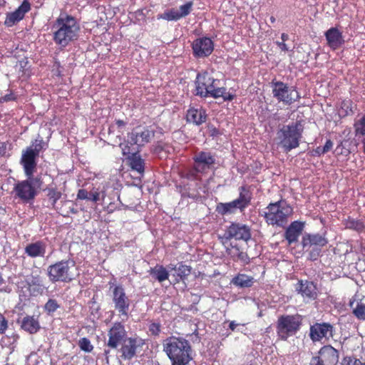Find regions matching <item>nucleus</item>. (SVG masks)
<instances>
[{"mask_svg": "<svg viewBox=\"0 0 365 365\" xmlns=\"http://www.w3.org/2000/svg\"><path fill=\"white\" fill-rule=\"evenodd\" d=\"M47 148L48 144L38 135L24 150V173L27 177L24 180V202L33 200L41 189L42 182L40 178H34L33 174L36 171L40 153Z\"/></svg>", "mask_w": 365, "mask_h": 365, "instance_id": "nucleus-1", "label": "nucleus"}, {"mask_svg": "<svg viewBox=\"0 0 365 365\" xmlns=\"http://www.w3.org/2000/svg\"><path fill=\"white\" fill-rule=\"evenodd\" d=\"M52 29L53 41L64 48L77 39L80 26L76 18L61 14L54 22Z\"/></svg>", "mask_w": 365, "mask_h": 365, "instance_id": "nucleus-2", "label": "nucleus"}, {"mask_svg": "<svg viewBox=\"0 0 365 365\" xmlns=\"http://www.w3.org/2000/svg\"><path fill=\"white\" fill-rule=\"evenodd\" d=\"M163 351L172 365H188L192 360V349L189 341L182 337L170 336L164 340Z\"/></svg>", "mask_w": 365, "mask_h": 365, "instance_id": "nucleus-3", "label": "nucleus"}, {"mask_svg": "<svg viewBox=\"0 0 365 365\" xmlns=\"http://www.w3.org/2000/svg\"><path fill=\"white\" fill-rule=\"evenodd\" d=\"M265 210L262 215L265 222L279 227H285L294 212L293 207L285 200L271 202Z\"/></svg>", "mask_w": 365, "mask_h": 365, "instance_id": "nucleus-4", "label": "nucleus"}, {"mask_svg": "<svg viewBox=\"0 0 365 365\" xmlns=\"http://www.w3.org/2000/svg\"><path fill=\"white\" fill-rule=\"evenodd\" d=\"M303 128L299 121L280 127L276 134L277 144L285 152H289L299 145L302 137Z\"/></svg>", "mask_w": 365, "mask_h": 365, "instance_id": "nucleus-5", "label": "nucleus"}, {"mask_svg": "<svg viewBox=\"0 0 365 365\" xmlns=\"http://www.w3.org/2000/svg\"><path fill=\"white\" fill-rule=\"evenodd\" d=\"M119 180L115 175L111 176L107 182L98 186H93L90 191L86 189H79L77 193V200H86L94 203H102L106 196V191L109 187L118 189Z\"/></svg>", "mask_w": 365, "mask_h": 365, "instance_id": "nucleus-6", "label": "nucleus"}, {"mask_svg": "<svg viewBox=\"0 0 365 365\" xmlns=\"http://www.w3.org/2000/svg\"><path fill=\"white\" fill-rule=\"evenodd\" d=\"M74 267L75 262L73 260L63 259L58 261L48 267V278L52 282H71L74 279Z\"/></svg>", "mask_w": 365, "mask_h": 365, "instance_id": "nucleus-7", "label": "nucleus"}, {"mask_svg": "<svg viewBox=\"0 0 365 365\" xmlns=\"http://www.w3.org/2000/svg\"><path fill=\"white\" fill-rule=\"evenodd\" d=\"M194 171L187 174L190 180H197L198 173H204L210 170L215 164V155L209 151H200L193 157Z\"/></svg>", "mask_w": 365, "mask_h": 365, "instance_id": "nucleus-8", "label": "nucleus"}, {"mask_svg": "<svg viewBox=\"0 0 365 365\" xmlns=\"http://www.w3.org/2000/svg\"><path fill=\"white\" fill-rule=\"evenodd\" d=\"M302 319L299 315H285L279 318L277 322V333L279 336L286 340L294 335L300 327Z\"/></svg>", "mask_w": 365, "mask_h": 365, "instance_id": "nucleus-9", "label": "nucleus"}, {"mask_svg": "<svg viewBox=\"0 0 365 365\" xmlns=\"http://www.w3.org/2000/svg\"><path fill=\"white\" fill-rule=\"evenodd\" d=\"M272 94L279 102L291 105L300 98V96L295 87H289L282 81H272Z\"/></svg>", "mask_w": 365, "mask_h": 365, "instance_id": "nucleus-10", "label": "nucleus"}, {"mask_svg": "<svg viewBox=\"0 0 365 365\" xmlns=\"http://www.w3.org/2000/svg\"><path fill=\"white\" fill-rule=\"evenodd\" d=\"M251 238V230L249 226L241 223H232L220 237L221 242L225 245L231 239L248 241Z\"/></svg>", "mask_w": 365, "mask_h": 365, "instance_id": "nucleus-11", "label": "nucleus"}, {"mask_svg": "<svg viewBox=\"0 0 365 365\" xmlns=\"http://www.w3.org/2000/svg\"><path fill=\"white\" fill-rule=\"evenodd\" d=\"M112 299L114 307L119 312L120 316L128 319L130 299L126 296L125 289L121 285H116L113 287Z\"/></svg>", "mask_w": 365, "mask_h": 365, "instance_id": "nucleus-12", "label": "nucleus"}, {"mask_svg": "<svg viewBox=\"0 0 365 365\" xmlns=\"http://www.w3.org/2000/svg\"><path fill=\"white\" fill-rule=\"evenodd\" d=\"M193 3L187 1L181 5L179 9L171 8L166 9L163 13L157 15V19H163L168 21H177L188 16L192 10Z\"/></svg>", "mask_w": 365, "mask_h": 365, "instance_id": "nucleus-13", "label": "nucleus"}, {"mask_svg": "<svg viewBox=\"0 0 365 365\" xmlns=\"http://www.w3.org/2000/svg\"><path fill=\"white\" fill-rule=\"evenodd\" d=\"M339 359L336 349L331 346H324L319 351V355L312 359L310 365H335Z\"/></svg>", "mask_w": 365, "mask_h": 365, "instance_id": "nucleus-14", "label": "nucleus"}, {"mask_svg": "<svg viewBox=\"0 0 365 365\" xmlns=\"http://www.w3.org/2000/svg\"><path fill=\"white\" fill-rule=\"evenodd\" d=\"M193 56L201 58L209 56L214 50V42L209 37H200L193 41L192 43Z\"/></svg>", "mask_w": 365, "mask_h": 365, "instance_id": "nucleus-15", "label": "nucleus"}, {"mask_svg": "<svg viewBox=\"0 0 365 365\" xmlns=\"http://www.w3.org/2000/svg\"><path fill=\"white\" fill-rule=\"evenodd\" d=\"M108 336V346L116 349L125 339L127 332L121 322H115L109 329Z\"/></svg>", "mask_w": 365, "mask_h": 365, "instance_id": "nucleus-16", "label": "nucleus"}, {"mask_svg": "<svg viewBox=\"0 0 365 365\" xmlns=\"http://www.w3.org/2000/svg\"><path fill=\"white\" fill-rule=\"evenodd\" d=\"M145 341L140 337H129L124 340L120 348L121 357L125 360H130L135 355L137 349L142 347Z\"/></svg>", "mask_w": 365, "mask_h": 365, "instance_id": "nucleus-17", "label": "nucleus"}, {"mask_svg": "<svg viewBox=\"0 0 365 365\" xmlns=\"http://www.w3.org/2000/svg\"><path fill=\"white\" fill-rule=\"evenodd\" d=\"M212 83H220V81L212 77L207 71L198 73L195 80L196 95L203 98L207 97L208 90H207V87Z\"/></svg>", "mask_w": 365, "mask_h": 365, "instance_id": "nucleus-18", "label": "nucleus"}, {"mask_svg": "<svg viewBox=\"0 0 365 365\" xmlns=\"http://www.w3.org/2000/svg\"><path fill=\"white\" fill-rule=\"evenodd\" d=\"M154 136V133L145 128H136L128 135V142L132 145L143 146Z\"/></svg>", "mask_w": 365, "mask_h": 365, "instance_id": "nucleus-19", "label": "nucleus"}, {"mask_svg": "<svg viewBox=\"0 0 365 365\" xmlns=\"http://www.w3.org/2000/svg\"><path fill=\"white\" fill-rule=\"evenodd\" d=\"M310 337L312 341H320L333 335V327L329 323H317L310 327Z\"/></svg>", "mask_w": 365, "mask_h": 365, "instance_id": "nucleus-20", "label": "nucleus"}, {"mask_svg": "<svg viewBox=\"0 0 365 365\" xmlns=\"http://www.w3.org/2000/svg\"><path fill=\"white\" fill-rule=\"evenodd\" d=\"M305 225L304 222L296 220L290 223L284 232V237L289 245L297 242Z\"/></svg>", "mask_w": 365, "mask_h": 365, "instance_id": "nucleus-21", "label": "nucleus"}, {"mask_svg": "<svg viewBox=\"0 0 365 365\" xmlns=\"http://www.w3.org/2000/svg\"><path fill=\"white\" fill-rule=\"evenodd\" d=\"M324 36L326 37L327 45L332 50L339 48L344 43L342 33L336 27H331L328 29L325 32Z\"/></svg>", "mask_w": 365, "mask_h": 365, "instance_id": "nucleus-22", "label": "nucleus"}, {"mask_svg": "<svg viewBox=\"0 0 365 365\" xmlns=\"http://www.w3.org/2000/svg\"><path fill=\"white\" fill-rule=\"evenodd\" d=\"M327 242L326 237L319 233H305L302 239V245L304 249L309 248L312 246L322 247L325 246Z\"/></svg>", "mask_w": 365, "mask_h": 365, "instance_id": "nucleus-23", "label": "nucleus"}, {"mask_svg": "<svg viewBox=\"0 0 365 365\" xmlns=\"http://www.w3.org/2000/svg\"><path fill=\"white\" fill-rule=\"evenodd\" d=\"M207 114L201 107H190L186 113V120L188 123H192L195 125H201L206 121Z\"/></svg>", "mask_w": 365, "mask_h": 365, "instance_id": "nucleus-24", "label": "nucleus"}, {"mask_svg": "<svg viewBox=\"0 0 365 365\" xmlns=\"http://www.w3.org/2000/svg\"><path fill=\"white\" fill-rule=\"evenodd\" d=\"M168 268L175 271L173 276L175 277V282L178 283L181 281L184 282L190 274L192 268L183 263H179L178 265L170 264Z\"/></svg>", "mask_w": 365, "mask_h": 365, "instance_id": "nucleus-25", "label": "nucleus"}, {"mask_svg": "<svg viewBox=\"0 0 365 365\" xmlns=\"http://www.w3.org/2000/svg\"><path fill=\"white\" fill-rule=\"evenodd\" d=\"M239 210L243 212L244 210L240 206L239 202L235 200L229 202H220L216 206V211L221 215H227L234 214Z\"/></svg>", "mask_w": 365, "mask_h": 365, "instance_id": "nucleus-26", "label": "nucleus"}, {"mask_svg": "<svg viewBox=\"0 0 365 365\" xmlns=\"http://www.w3.org/2000/svg\"><path fill=\"white\" fill-rule=\"evenodd\" d=\"M27 287L31 295L36 296L41 294L43 287L38 275L27 277L24 287Z\"/></svg>", "mask_w": 365, "mask_h": 365, "instance_id": "nucleus-27", "label": "nucleus"}, {"mask_svg": "<svg viewBox=\"0 0 365 365\" xmlns=\"http://www.w3.org/2000/svg\"><path fill=\"white\" fill-rule=\"evenodd\" d=\"M297 290L304 297L314 299L317 297V287L312 282L299 281Z\"/></svg>", "mask_w": 365, "mask_h": 365, "instance_id": "nucleus-28", "label": "nucleus"}, {"mask_svg": "<svg viewBox=\"0 0 365 365\" xmlns=\"http://www.w3.org/2000/svg\"><path fill=\"white\" fill-rule=\"evenodd\" d=\"M25 252L31 257H43L46 252V247L41 242H36L28 245Z\"/></svg>", "mask_w": 365, "mask_h": 365, "instance_id": "nucleus-29", "label": "nucleus"}, {"mask_svg": "<svg viewBox=\"0 0 365 365\" xmlns=\"http://www.w3.org/2000/svg\"><path fill=\"white\" fill-rule=\"evenodd\" d=\"M239 190V197L235 200L238 202L240 206L245 210L250 204L252 194L247 186H241Z\"/></svg>", "mask_w": 365, "mask_h": 365, "instance_id": "nucleus-30", "label": "nucleus"}, {"mask_svg": "<svg viewBox=\"0 0 365 365\" xmlns=\"http://www.w3.org/2000/svg\"><path fill=\"white\" fill-rule=\"evenodd\" d=\"M349 306L353 309V314L359 319H365V297L360 301L351 300Z\"/></svg>", "mask_w": 365, "mask_h": 365, "instance_id": "nucleus-31", "label": "nucleus"}, {"mask_svg": "<svg viewBox=\"0 0 365 365\" xmlns=\"http://www.w3.org/2000/svg\"><path fill=\"white\" fill-rule=\"evenodd\" d=\"M150 274L159 282H163L168 279L169 272L163 265H156L149 271Z\"/></svg>", "mask_w": 365, "mask_h": 365, "instance_id": "nucleus-32", "label": "nucleus"}, {"mask_svg": "<svg viewBox=\"0 0 365 365\" xmlns=\"http://www.w3.org/2000/svg\"><path fill=\"white\" fill-rule=\"evenodd\" d=\"M23 19V3L18 7V9L10 14H8L4 21L7 26H12Z\"/></svg>", "mask_w": 365, "mask_h": 365, "instance_id": "nucleus-33", "label": "nucleus"}, {"mask_svg": "<svg viewBox=\"0 0 365 365\" xmlns=\"http://www.w3.org/2000/svg\"><path fill=\"white\" fill-rule=\"evenodd\" d=\"M41 326L38 317L34 316L24 317V331L30 334H35L38 331Z\"/></svg>", "mask_w": 365, "mask_h": 365, "instance_id": "nucleus-34", "label": "nucleus"}, {"mask_svg": "<svg viewBox=\"0 0 365 365\" xmlns=\"http://www.w3.org/2000/svg\"><path fill=\"white\" fill-rule=\"evenodd\" d=\"M129 163L133 170L137 171L139 174L143 175L144 173V160L138 153H133L129 158Z\"/></svg>", "mask_w": 365, "mask_h": 365, "instance_id": "nucleus-35", "label": "nucleus"}, {"mask_svg": "<svg viewBox=\"0 0 365 365\" xmlns=\"http://www.w3.org/2000/svg\"><path fill=\"white\" fill-rule=\"evenodd\" d=\"M232 282L240 287H250L254 283V278L245 274H239L232 279Z\"/></svg>", "mask_w": 365, "mask_h": 365, "instance_id": "nucleus-36", "label": "nucleus"}, {"mask_svg": "<svg viewBox=\"0 0 365 365\" xmlns=\"http://www.w3.org/2000/svg\"><path fill=\"white\" fill-rule=\"evenodd\" d=\"M346 227L356 230L358 232H365V225L361 220L349 218L346 222Z\"/></svg>", "mask_w": 365, "mask_h": 365, "instance_id": "nucleus-37", "label": "nucleus"}, {"mask_svg": "<svg viewBox=\"0 0 365 365\" xmlns=\"http://www.w3.org/2000/svg\"><path fill=\"white\" fill-rule=\"evenodd\" d=\"M356 135L365 136V113L354 124Z\"/></svg>", "mask_w": 365, "mask_h": 365, "instance_id": "nucleus-38", "label": "nucleus"}, {"mask_svg": "<svg viewBox=\"0 0 365 365\" xmlns=\"http://www.w3.org/2000/svg\"><path fill=\"white\" fill-rule=\"evenodd\" d=\"M219 83H210L209 86L207 87V97L211 96L214 98H220L223 93V87H218Z\"/></svg>", "mask_w": 365, "mask_h": 365, "instance_id": "nucleus-39", "label": "nucleus"}, {"mask_svg": "<svg viewBox=\"0 0 365 365\" xmlns=\"http://www.w3.org/2000/svg\"><path fill=\"white\" fill-rule=\"evenodd\" d=\"M78 346L82 351L87 353L91 352L93 349V346L91 344V341L86 337L79 339Z\"/></svg>", "mask_w": 365, "mask_h": 365, "instance_id": "nucleus-40", "label": "nucleus"}, {"mask_svg": "<svg viewBox=\"0 0 365 365\" xmlns=\"http://www.w3.org/2000/svg\"><path fill=\"white\" fill-rule=\"evenodd\" d=\"M47 195L51 202V205L54 206L56 202L61 198V192L56 188H51L48 189Z\"/></svg>", "mask_w": 365, "mask_h": 365, "instance_id": "nucleus-41", "label": "nucleus"}, {"mask_svg": "<svg viewBox=\"0 0 365 365\" xmlns=\"http://www.w3.org/2000/svg\"><path fill=\"white\" fill-rule=\"evenodd\" d=\"M341 115H347L352 113V102L350 100H344L341 103Z\"/></svg>", "mask_w": 365, "mask_h": 365, "instance_id": "nucleus-42", "label": "nucleus"}, {"mask_svg": "<svg viewBox=\"0 0 365 365\" xmlns=\"http://www.w3.org/2000/svg\"><path fill=\"white\" fill-rule=\"evenodd\" d=\"M58 307L57 301L53 299H49L44 306L45 310L49 314L56 311Z\"/></svg>", "mask_w": 365, "mask_h": 365, "instance_id": "nucleus-43", "label": "nucleus"}, {"mask_svg": "<svg viewBox=\"0 0 365 365\" xmlns=\"http://www.w3.org/2000/svg\"><path fill=\"white\" fill-rule=\"evenodd\" d=\"M340 365H365V362L354 357L346 356L341 360Z\"/></svg>", "mask_w": 365, "mask_h": 365, "instance_id": "nucleus-44", "label": "nucleus"}, {"mask_svg": "<svg viewBox=\"0 0 365 365\" xmlns=\"http://www.w3.org/2000/svg\"><path fill=\"white\" fill-rule=\"evenodd\" d=\"M225 246L227 255H230L232 258L235 259L238 256V254L241 252L238 246L233 245L231 243L227 246H226V245Z\"/></svg>", "mask_w": 365, "mask_h": 365, "instance_id": "nucleus-45", "label": "nucleus"}, {"mask_svg": "<svg viewBox=\"0 0 365 365\" xmlns=\"http://www.w3.org/2000/svg\"><path fill=\"white\" fill-rule=\"evenodd\" d=\"M160 330V324L159 323H152L149 326V331L153 336L159 335Z\"/></svg>", "mask_w": 365, "mask_h": 365, "instance_id": "nucleus-46", "label": "nucleus"}, {"mask_svg": "<svg viewBox=\"0 0 365 365\" xmlns=\"http://www.w3.org/2000/svg\"><path fill=\"white\" fill-rule=\"evenodd\" d=\"M14 191L19 200H23V182H19L16 184Z\"/></svg>", "mask_w": 365, "mask_h": 365, "instance_id": "nucleus-47", "label": "nucleus"}, {"mask_svg": "<svg viewBox=\"0 0 365 365\" xmlns=\"http://www.w3.org/2000/svg\"><path fill=\"white\" fill-rule=\"evenodd\" d=\"M8 327V323L6 318L0 313V334H4Z\"/></svg>", "mask_w": 365, "mask_h": 365, "instance_id": "nucleus-48", "label": "nucleus"}, {"mask_svg": "<svg viewBox=\"0 0 365 365\" xmlns=\"http://www.w3.org/2000/svg\"><path fill=\"white\" fill-rule=\"evenodd\" d=\"M236 258L237 259V260L241 261L242 263H244L245 264H249L250 262V257L247 255V254L246 252H242V251H241L238 254V256Z\"/></svg>", "mask_w": 365, "mask_h": 365, "instance_id": "nucleus-49", "label": "nucleus"}, {"mask_svg": "<svg viewBox=\"0 0 365 365\" xmlns=\"http://www.w3.org/2000/svg\"><path fill=\"white\" fill-rule=\"evenodd\" d=\"M223 98L224 101H232L235 96L232 93L226 92V88L223 87V93L220 96Z\"/></svg>", "mask_w": 365, "mask_h": 365, "instance_id": "nucleus-50", "label": "nucleus"}, {"mask_svg": "<svg viewBox=\"0 0 365 365\" xmlns=\"http://www.w3.org/2000/svg\"><path fill=\"white\" fill-rule=\"evenodd\" d=\"M15 100V96L12 93L6 94L0 98V103L9 102Z\"/></svg>", "mask_w": 365, "mask_h": 365, "instance_id": "nucleus-51", "label": "nucleus"}, {"mask_svg": "<svg viewBox=\"0 0 365 365\" xmlns=\"http://www.w3.org/2000/svg\"><path fill=\"white\" fill-rule=\"evenodd\" d=\"M320 249H313L309 253V259L311 260H316L320 254Z\"/></svg>", "mask_w": 365, "mask_h": 365, "instance_id": "nucleus-52", "label": "nucleus"}, {"mask_svg": "<svg viewBox=\"0 0 365 365\" xmlns=\"http://www.w3.org/2000/svg\"><path fill=\"white\" fill-rule=\"evenodd\" d=\"M241 326L243 327L244 324H240L236 323L235 321H231L229 323V328L233 331L235 330L240 331L239 327Z\"/></svg>", "mask_w": 365, "mask_h": 365, "instance_id": "nucleus-53", "label": "nucleus"}, {"mask_svg": "<svg viewBox=\"0 0 365 365\" xmlns=\"http://www.w3.org/2000/svg\"><path fill=\"white\" fill-rule=\"evenodd\" d=\"M333 145V142L330 139H328L327 140L324 146L322 147V149L327 153L332 148Z\"/></svg>", "mask_w": 365, "mask_h": 365, "instance_id": "nucleus-54", "label": "nucleus"}, {"mask_svg": "<svg viewBox=\"0 0 365 365\" xmlns=\"http://www.w3.org/2000/svg\"><path fill=\"white\" fill-rule=\"evenodd\" d=\"M314 155L321 156L326 153L323 150L322 147L319 146L314 150Z\"/></svg>", "mask_w": 365, "mask_h": 365, "instance_id": "nucleus-55", "label": "nucleus"}, {"mask_svg": "<svg viewBox=\"0 0 365 365\" xmlns=\"http://www.w3.org/2000/svg\"><path fill=\"white\" fill-rule=\"evenodd\" d=\"M276 44H277V45L280 48V49H281L282 51H288V50H289V48H288V47H287V44H286L284 42H283V41H282V42H280V41H277V42H276Z\"/></svg>", "mask_w": 365, "mask_h": 365, "instance_id": "nucleus-56", "label": "nucleus"}, {"mask_svg": "<svg viewBox=\"0 0 365 365\" xmlns=\"http://www.w3.org/2000/svg\"><path fill=\"white\" fill-rule=\"evenodd\" d=\"M120 147L122 149V152H123V155H126L130 153V150H129V148H127L126 145H125L123 144H120Z\"/></svg>", "mask_w": 365, "mask_h": 365, "instance_id": "nucleus-57", "label": "nucleus"}, {"mask_svg": "<svg viewBox=\"0 0 365 365\" xmlns=\"http://www.w3.org/2000/svg\"><path fill=\"white\" fill-rule=\"evenodd\" d=\"M31 9L30 4L28 1L24 0V14L27 13Z\"/></svg>", "mask_w": 365, "mask_h": 365, "instance_id": "nucleus-58", "label": "nucleus"}, {"mask_svg": "<svg viewBox=\"0 0 365 365\" xmlns=\"http://www.w3.org/2000/svg\"><path fill=\"white\" fill-rule=\"evenodd\" d=\"M115 125L118 126V128H122L125 126V123L122 120H118L115 121Z\"/></svg>", "mask_w": 365, "mask_h": 365, "instance_id": "nucleus-59", "label": "nucleus"}, {"mask_svg": "<svg viewBox=\"0 0 365 365\" xmlns=\"http://www.w3.org/2000/svg\"><path fill=\"white\" fill-rule=\"evenodd\" d=\"M281 38L283 42H285L289 39V36L287 34L283 33L281 35Z\"/></svg>", "mask_w": 365, "mask_h": 365, "instance_id": "nucleus-60", "label": "nucleus"}, {"mask_svg": "<svg viewBox=\"0 0 365 365\" xmlns=\"http://www.w3.org/2000/svg\"><path fill=\"white\" fill-rule=\"evenodd\" d=\"M361 142L363 144L364 152L365 153V138L362 140Z\"/></svg>", "mask_w": 365, "mask_h": 365, "instance_id": "nucleus-61", "label": "nucleus"}, {"mask_svg": "<svg viewBox=\"0 0 365 365\" xmlns=\"http://www.w3.org/2000/svg\"><path fill=\"white\" fill-rule=\"evenodd\" d=\"M270 21H271L272 23H274V22H275V18H274V16H271V17H270Z\"/></svg>", "mask_w": 365, "mask_h": 365, "instance_id": "nucleus-62", "label": "nucleus"}, {"mask_svg": "<svg viewBox=\"0 0 365 365\" xmlns=\"http://www.w3.org/2000/svg\"><path fill=\"white\" fill-rule=\"evenodd\" d=\"M3 211H4V209L1 207H0V214H2Z\"/></svg>", "mask_w": 365, "mask_h": 365, "instance_id": "nucleus-63", "label": "nucleus"}, {"mask_svg": "<svg viewBox=\"0 0 365 365\" xmlns=\"http://www.w3.org/2000/svg\"><path fill=\"white\" fill-rule=\"evenodd\" d=\"M20 163H23V155H21V159H20Z\"/></svg>", "mask_w": 365, "mask_h": 365, "instance_id": "nucleus-64", "label": "nucleus"}]
</instances>
